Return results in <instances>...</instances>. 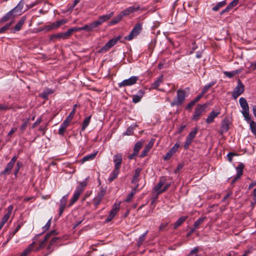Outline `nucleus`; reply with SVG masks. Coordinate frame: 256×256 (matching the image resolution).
I'll return each mask as SVG.
<instances>
[{
  "instance_id": "obj_1",
  "label": "nucleus",
  "mask_w": 256,
  "mask_h": 256,
  "mask_svg": "<svg viewBox=\"0 0 256 256\" xmlns=\"http://www.w3.org/2000/svg\"><path fill=\"white\" fill-rule=\"evenodd\" d=\"M186 92L185 90L180 88L176 91V96L170 102L172 106H182L186 98Z\"/></svg>"
},
{
  "instance_id": "obj_2",
  "label": "nucleus",
  "mask_w": 256,
  "mask_h": 256,
  "mask_svg": "<svg viewBox=\"0 0 256 256\" xmlns=\"http://www.w3.org/2000/svg\"><path fill=\"white\" fill-rule=\"evenodd\" d=\"M86 185L87 182H86V180L81 182L79 183L78 186L76 188L72 197L70 200V203L68 204V206H72L78 200L80 195L84 192V189Z\"/></svg>"
},
{
  "instance_id": "obj_3",
  "label": "nucleus",
  "mask_w": 256,
  "mask_h": 256,
  "mask_svg": "<svg viewBox=\"0 0 256 256\" xmlns=\"http://www.w3.org/2000/svg\"><path fill=\"white\" fill-rule=\"evenodd\" d=\"M122 37V36L120 34L117 37L112 38L99 50L98 52L102 53L108 51L109 49L116 45L119 41L120 42H124L122 41H121Z\"/></svg>"
},
{
  "instance_id": "obj_4",
  "label": "nucleus",
  "mask_w": 256,
  "mask_h": 256,
  "mask_svg": "<svg viewBox=\"0 0 256 256\" xmlns=\"http://www.w3.org/2000/svg\"><path fill=\"white\" fill-rule=\"evenodd\" d=\"M240 104L242 108L241 112L246 120H250V110L248 104L244 98H240L239 100Z\"/></svg>"
},
{
  "instance_id": "obj_5",
  "label": "nucleus",
  "mask_w": 256,
  "mask_h": 256,
  "mask_svg": "<svg viewBox=\"0 0 256 256\" xmlns=\"http://www.w3.org/2000/svg\"><path fill=\"white\" fill-rule=\"evenodd\" d=\"M142 30V24L140 23L137 24L130 31V34L124 37V40L130 41L134 37L138 36Z\"/></svg>"
},
{
  "instance_id": "obj_6",
  "label": "nucleus",
  "mask_w": 256,
  "mask_h": 256,
  "mask_svg": "<svg viewBox=\"0 0 256 256\" xmlns=\"http://www.w3.org/2000/svg\"><path fill=\"white\" fill-rule=\"evenodd\" d=\"M206 104H198L196 107L192 120L194 121H198L202 114L204 112L207 107Z\"/></svg>"
},
{
  "instance_id": "obj_7",
  "label": "nucleus",
  "mask_w": 256,
  "mask_h": 256,
  "mask_svg": "<svg viewBox=\"0 0 256 256\" xmlns=\"http://www.w3.org/2000/svg\"><path fill=\"white\" fill-rule=\"evenodd\" d=\"M18 156H14L6 164L4 169L0 173V176H6L10 174L12 170L14 168L15 163L17 160Z\"/></svg>"
},
{
  "instance_id": "obj_8",
  "label": "nucleus",
  "mask_w": 256,
  "mask_h": 256,
  "mask_svg": "<svg viewBox=\"0 0 256 256\" xmlns=\"http://www.w3.org/2000/svg\"><path fill=\"white\" fill-rule=\"evenodd\" d=\"M244 90V86L241 80L238 79V85L234 88L232 92V96L234 99H236L240 95H241Z\"/></svg>"
},
{
  "instance_id": "obj_9",
  "label": "nucleus",
  "mask_w": 256,
  "mask_h": 256,
  "mask_svg": "<svg viewBox=\"0 0 256 256\" xmlns=\"http://www.w3.org/2000/svg\"><path fill=\"white\" fill-rule=\"evenodd\" d=\"M56 234H57V232L56 230H52L50 232L48 233L45 236L44 239L42 241L40 242L39 246L36 248L35 250L38 252V251H39L40 250L44 248L45 247L46 242L48 240V239L52 236H54V235H56Z\"/></svg>"
},
{
  "instance_id": "obj_10",
  "label": "nucleus",
  "mask_w": 256,
  "mask_h": 256,
  "mask_svg": "<svg viewBox=\"0 0 256 256\" xmlns=\"http://www.w3.org/2000/svg\"><path fill=\"white\" fill-rule=\"evenodd\" d=\"M120 208V204H114L108 218L105 220V222H110L118 212Z\"/></svg>"
},
{
  "instance_id": "obj_11",
  "label": "nucleus",
  "mask_w": 256,
  "mask_h": 256,
  "mask_svg": "<svg viewBox=\"0 0 256 256\" xmlns=\"http://www.w3.org/2000/svg\"><path fill=\"white\" fill-rule=\"evenodd\" d=\"M138 80V77L137 76H132L128 79L122 80L121 82L118 84V86L122 88L126 86H130L134 84Z\"/></svg>"
},
{
  "instance_id": "obj_12",
  "label": "nucleus",
  "mask_w": 256,
  "mask_h": 256,
  "mask_svg": "<svg viewBox=\"0 0 256 256\" xmlns=\"http://www.w3.org/2000/svg\"><path fill=\"white\" fill-rule=\"evenodd\" d=\"M24 4V0H21L18 5L11 10L14 15L15 16H20L24 12L22 11Z\"/></svg>"
},
{
  "instance_id": "obj_13",
  "label": "nucleus",
  "mask_w": 256,
  "mask_h": 256,
  "mask_svg": "<svg viewBox=\"0 0 256 256\" xmlns=\"http://www.w3.org/2000/svg\"><path fill=\"white\" fill-rule=\"evenodd\" d=\"M180 146V144L176 142L174 144V146L170 148L164 156V160H170L172 156L178 150V148Z\"/></svg>"
},
{
  "instance_id": "obj_14",
  "label": "nucleus",
  "mask_w": 256,
  "mask_h": 256,
  "mask_svg": "<svg viewBox=\"0 0 256 256\" xmlns=\"http://www.w3.org/2000/svg\"><path fill=\"white\" fill-rule=\"evenodd\" d=\"M220 114L219 110H214L212 111L208 114V118L206 120V122L208 124H210L214 122V119Z\"/></svg>"
},
{
  "instance_id": "obj_15",
  "label": "nucleus",
  "mask_w": 256,
  "mask_h": 256,
  "mask_svg": "<svg viewBox=\"0 0 256 256\" xmlns=\"http://www.w3.org/2000/svg\"><path fill=\"white\" fill-rule=\"evenodd\" d=\"M244 168V165L242 163H239L238 166L236 168L237 172L236 176L232 180V184H234L236 182V181L241 177L243 174V169Z\"/></svg>"
},
{
  "instance_id": "obj_16",
  "label": "nucleus",
  "mask_w": 256,
  "mask_h": 256,
  "mask_svg": "<svg viewBox=\"0 0 256 256\" xmlns=\"http://www.w3.org/2000/svg\"><path fill=\"white\" fill-rule=\"evenodd\" d=\"M68 198V194H66L62 197L60 200V206H59V216H61L64 212V210L66 208L67 200Z\"/></svg>"
},
{
  "instance_id": "obj_17",
  "label": "nucleus",
  "mask_w": 256,
  "mask_h": 256,
  "mask_svg": "<svg viewBox=\"0 0 256 256\" xmlns=\"http://www.w3.org/2000/svg\"><path fill=\"white\" fill-rule=\"evenodd\" d=\"M140 8L139 6H130L125 10H123L121 12L122 15L124 16H128L132 13L136 12L139 10H140Z\"/></svg>"
},
{
  "instance_id": "obj_18",
  "label": "nucleus",
  "mask_w": 256,
  "mask_h": 256,
  "mask_svg": "<svg viewBox=\"0 0 256 256\" xmlns=\"http://www.w3.org/2000/svg\"><path fill=\"white\" fill-rule=\"evenodd\" d=\"M114 168L120 170L122 162V155L118 153L114 156Z\"/></svg>"
},
{
  "instance_id": "obj_19",
  "label": "nucleus",
  "mask_w": 256,
  "mask_h": 256,
  "mask_svg": "<svg viewBox=\"0 0 256 256\" xmlns=\"http://www.w3.org/2000/svg\"><path fill=\"white\" fill-rule=\"evenodd\" d=\"M154 142V139H151V140L148 142V143L145 146L144 150H142V153L140 154V157L143 158L146 156L150 151V148L152 147Z\"/></svg>"
},
{
  "instance_id": "obj_20",
  "label": "nucleus",
  "mask_w": 256,
  "mask_h": 256,
  "mask_svg": "<svg viewBox=\"0 0 256 256\" xmlns=\"http://www.w3.org/2000/svg\"><path fill=\"white\" fill-rule=\"evenodd\" d=\"M70 37V34H68V31L67 30L66 32H60L52 35L50 36V40H52L54 38L59 40H66L68 38Z\"/></svg>"
},
{
  "instance_id": "obj_21",
  "label": "nucleus",
  "mask_w": 256,
  "mask_h": 256,
  "mask_svg": "<svg viewBox=\"0 0 256 256\" xmlns=\"http://www.w3.org/2000/svg\"><path fill=\"white\" fill-rule=\"evenodd\" d=\"M114 12H110V14H106L104 15H102L99 17L98 20H96L97 22H98L99 25H101L103 22L107 21L112 16H113Z\"/></svg>"
},
{
  "instance_id": "obj_22",
  "label": "nucleus",
  "mask_w": 256,
  "mask_h": 256,
  "mask_svg": "<svg viewBox=\"0 0 256 256\" xmlns=\"http://www.w3.org/2000/svg\"><path fill=\"white\" fill-rule=\"evenodd\" d=\"M230 124V122L228 118H225L223 120L220 126L222 133L226 132L228 130Z\"/></svg>"
},
{
  "instance_id": "obj_23",
  "label": "nucleus",
  "mask_w": 256,
  "mask_h": 256,
  "mask_svg": "<svg viewBox=\"0 0 256 256\" xmlns=\"http://www.w3.org/2000/svg\"><path fill=\"white\" fill-rule=\"evenodd\" d=\"M144 94V90H140L136 94L132 95V102L135 104L140 102Z\"/></svg>"
},
{
  "instance_id": "obj_24",
  "label": "nucleus",
  "mask_w": 256,
  "mask_h": 256,
  "mask_svg": "<svg viewBox=\"0 0 256 256\" xmlns=\"http://www.w3.org/2000/svg\"><path fill=\"white\" fill-rule=\"evenodd\" d=\"M142 171V168H138L134 170V174L131 182L132 184H137L140 181V175Z\"/></svg>"
},
{
  "instance_id": "obj_25",
  "label": "nucleus",
  "mask_w": 256,
  "mask_h": 256,
  "mask_svg": "<svg viewBox=\"0 0 256 256\" xmlns=\"http://www.w3.org/2000/svg\"><path fill=\"white\" fill-rule=\"evenodd\" d=\"M15 18L12 11L11 10L7 12L4 16L0 20V22L3 23L10 19H13Z\"/></svg>"
},
{
  "instance_id": "obj_26",
  "label": "nucleus",
  "mask_w": 256,
  "mask_h": 256,
  "mask_svg": "<svg viewBox=\"0 0 256 256\" xmlns=\"http://www.w3.org/2000/svg\"><path fill=\"white\" fill-rule=\"evenodd\" d=\"M163 80V75L160 76L156 80L151 84L150 88L156 89L160 86Z\"/></svg>"
},
{
  "instance_id": "obj_27",
  "label": "nucleus",
  "mask_w": 256,
  "mask_h": 256,
  "mask_svg": "<svg viewBox=\"0 0 256 256\" xmlns=\"http://www.w3.org/2000/svg\"><path fill=\"white\" fill-rule=\"evenodd\" d=\"M60 240V238L58 237H54L50 241L48 245V246L46 248L48 250H49L48 254H50L53 251V249L52 248V246L55 244H56L58 243V240Z\"/></svg>"
},
{
  "instance_id": "obj_28",
  "label": "nucleus",
  "mask_w": 256,
  "mask_h": 256,
  "mask_svg": "<svg viewBox=\"0 0 256 256\" xmlns=\"http://www.w3.org/2000/svg\"><path fill=\"white\" fill-rule=\"evenodd\" d=\"M166 180L164 179L160 180L158 184L154 186L153 190L154 192H158V194H162V192H160L162 190V186L165 184Z\"/></svg>"
},
{
  "instance_id": "obj_29",
  "label": "nucleus",
  "mask_w": 256,
  "mask_h": 256,
  "mask_svg": "<svg viewBox=\"0 0 256 256\" xmlns=\"http://www.w3.org/2000/svg\"><path fill=\"white\" fill-rule=\"evenodd\" d=\"M35 245V242H32L28 247L25 249L20 256H27L32 250Z\"/></svg>"
},
{
  "instance_id": "obj_30",
  "label": "nucleus",
  "mask_w": 256,
  "mask_h": 256,
  "mask_svg": "<svg viewBox=\"0 0 256 256\" xmlns=\"http://www.w3.org/2000/svg\"><path fill=\"white\" fill-rule=\"evenodd\" d=\"M54 92V90L48 88H45L40 94V96L44 99H48L49 94Z\"/></svg>"
},
{
  "instance_id": "obj_31",
  "label": "nucleus",
  "mask_w": 256,
  "mask_h": 256,
  "mask_svg": "<svg viewBox=\"0 0 256 256\" xmlns=\"http://www.w3.org/2000/svg\"><path fill=\"white\" fill-rule=\"evenodd\" d=\"M120 172V170L114 168V170L110 173L108 178V180L110 182H112L114 181L117 177Z\"/></svg>"
},
{
  "instance_id": "obj_32",
  "label": "nucleus",
  "mask_w": 256,
  "mask_h": 256,
  "mask_svg": "<svg viewBox=\"0 0 256 256\" xmlns=\"http://www.w3.org/2000/svg\"><path fill=\"white\" fill-rule=\"evenodd\" d=\"M242 72V69H238L232 72H224V74L225 76L229 78H232L235 76L236 75Z\"/></svg>"
},
{
  "instance_id": "obj_33",
  "label": "nucleus",
  "mask_w": 256,
  "mask_h": 256,
  "mask_svg": "<svg viewBox=\"0 0 256 256\" xmlns=\"http://www.w3.org/2000/svg\"><path fill=\"white\" fill-rule=\"evenodd\" d=\"M26 20V16H22L19 22H18V24H16L14 28V32L19 31L22 28V27L24 24Z\"/></svg>"
},
{
  "instance_id": "obj_34",
  "label": "nucleus",
  "mask_w": 256,
  "mask_h": 256,
  "mask_svg": "<svg viewBox=\"0 0 256 256\" xmlns=\"http://www.w3.org/2000/svg\"><path fill=\"white\" fill-rule=\"evenodd\" d=\"M187 218V216H181L180 217L174 224V228L176 229L179 226H180Z\"/></svg>"
},
{
  "instance_id": "obj_35",
  "label": "nucleus",
  "mask_w": 256,
  "mask_h": 256,
  "mask_svg": "<svg viewBox=\"0 0 256 256\" xmlns=\"http://www.w3.org/2000/svg\"><path fill=\"white\" fill-rule=\"evenodd\" d=\"M250 124V129L252 134L256 135V122L253 120H251V118L250 116V120H246Z\"/></svg>"
},
{
  "instance_id": "obj_36",
  "label": "nucleus",
  "mask_w": 256,
  "mask_h": 256,
  "mask_svg": "<svg viewBox=\"0 0 256 256\" xmlns=\"http://www.w3.org/2000/svg\"><path fill=\"white\" fill-rule=\"evenodd\" d=\"M97 152L92 154H90L86 155L83 157L81 160L82 162L84 163L86 162V161L92 160H93L96 156L97 154Z\"/></svg>"
},
{
  "instance_id": "obj_37",
  "label": "nucleus",
  "mask_w": 256,
  "mask_h": 256,
  "mask_svg": "<svg viewBox=\"0 0 256 256\" xmlns=\"http://www.w3.org/2000/svg\"><path fill=\"white\" fill-rule=\"evenodd\" d=\"M124 16L122 15V13L120 12L119 14L117 15L116 17H114L112 20H111L110 22V25H114L119 22Z\"/></svg>"
},
{
  "instance_id": "obj_38",
  "label": "nucleus",
  "mask_w": 256,
  "mask_h": 256,
  "mask_svg": "<svg viewBox=\"0 0 256 256\" xmlns=\"http://www.w3.org/2000/svg\"><path fill=\"white\" fill-rule=\"evenodd\" d=\"M68 22L67 20L66 19H62L60 20H58L56 22H52L53 24V28H54V29H56L58 28H59L61 25L65 24Z\"/></svg>"
},
{
  "instance_id": "obj_39",
  "label": "nucleus",
  "mask_w": 256,
  "mask_h": 256,
  "mask_svg": "<svg viewBox=\"0 0 256 256\" xmlns=\"http://www.w3.org/2000/svg\"><path fill=\"white\" fill-rule=\"evenodd\" d=\"M226 0H224L220 2H218L212 8V10L216 12L219 10V9L225 5H226Z\"/></svg>"
},
{
  "instance_id": "obj_40",
  "label": "nucleus",
  "mask_w": 256,
  "mask_h": 256,
  "mask_svg": "<svg viewBox=\"0 0 256 256\" xmlns=\"http://www.w3.org/2000/svg\"><path fill=\"white\" fill-rule=\"evenodd\" d=\"M91 118L92 116H88L85 118L84 119L82 128V131L84 130L88 126Z\"/></svg>"
},
{
  "instance_id": "obj_41",
  "label": "nucleus",
  "mask_w": 256,
  "mask_h": 256,
  "mask_svg": "<svg viewBox=\"0 0 256 256\" xmlns=\"http://www.w3.org/2000/svg\"><path fill=\"white\" fill-rule=\"evenodd\" d=\"M137 125L135 124L134 126H130V127H128L126 132H124L123 133L124 136H130L132 135L134 133V130L135 127H136Z\"/></svg>"
},
{
  "instance_id": "obj_42",
  "label": "nucleus",
  "mask_w": 256,
  "mask_h": 256,
  "mask_svg": "<svg viewBox=\"0 0 256 256\" xmlns=\"http://www.w3.org/2000/svg\"><path fill=\"white\" fill-rule=\"evenodd\" d=\"M18 232V231L16 230L15 228L14 230H10L7 236L6 241L4 244H6Z\"/></svg>"
},
{
  "instance_id": "obj_43",
  "label": "nucleus",
  "mask_w": 256,
  "mask_h": 256,
  "mask_svg": "<svg viewBox=\"0 0 256 256\" xmlns=\"http://www.w3.org/2000/svg\"><path fill=\"white\" fill-rule=\"evenodd\" d=\"M106 188L101 187L100 192L98 193L96 198H99V200H102L104 194H106Z\"/></svg>"
},
{
  "instance_id": "obj_44",
  "label": "nucleus",
  "mask_w": 256,
  "mask_h": 256,
  "mask_svg": "<svg viewBox=\"0 0 256 256\" xmlns=\"http://www.w3.org/2000/svg\"><path fill=\"white\" fill-rule=\"evenodd\" d=\"M22 166V162L18 161L16 162V166L14 170V175L15 177L17 176L18 174V173L20 168Z\"/></svg>"
},
{
  "instance_id": "obj_45",
  "label": "nucleus",
  "mask_w": 256,
  "mask_h": 256,
  "mask_svg": "<svg viewBox=\"0 0 256 256\" xmlns=\"http://www.w3.org/2000/svg\"><path fill=\"white\" fill-rule=\"evenodd\" d=\"M198 132V128H194L193 129V130L188 134V136L186 138H188L189 139H190L192 140H193L194 139V138L196 137V134H197Z\"/></svg>"
},
{
  "instance_id": "obj_46",
  "label": "nucleus",
  "mask_w": 256,
  "mask_h": 256,
  "mask_svg": "<svg viewBox=\"0 0 256 256\" xmlns=\"http://www.w3.org/2000/svg\"><path fill=\"white\" fill-rule=\"evenodd\" d=\"M214 84L215 82H211L208 84L204 86L201 92L202 94H206L209 90L210 88Z\"/></svg>"
},
{
  "instance_id": "obj_47",
  "label": "nucleus",
  "mask_w": 256,
  "mask_h": 256,
  "mask_svg": "<svg viewBox=\"0 0 256 256\" xmlns=\"http://www.w3.org/2000/svg\"><path fill=\"white\" fill-rule=\"evenodd\" d=\"M160 194H158L155 192H154L152 194L151 204L153 205L154 207H155V206H156L155 202H156V200L158 199V196Z\"/></svg>"
},
{
  "instance_id": "obj_48",
  "label": "nucleus",
  "mask_w": 256,
  "mask_h": 256,
  "mask_svg": "<svg viewBox=\"0 0 256 256\" xmlns=\"http://www.w3.org/2000/svg\"><path fill=\"white\" fill-rule=\"evenodd\" d=\"M206 217L200 218L198 219L194 224L193 227L195 229H196L198 228L199 226L204 222Z\"/></svg>"
},
{
  "instance_id": "obj_49",
  "label": "nucleus",
  "mask_w": 256,
  "mask_h": 256,
  "mask_svg": "<svg viewBox=\"0 0 256 256\" xmlns=\"http://www.w3.org/2000/svg\"><path fill=\"white\" fill-rule=\"evenodd\" d=\"M82 30V27H73L68 30L70 36L73 32H78Z\"/></svg>"
},
{
  "instance_id": "obj_50",
  "label": "nucleus",
  "mask_w": 256,
  "mask_h": 256,
  "mask_svg": "<svg viewBox=\"0 0 256 256\" xmlns=\"http://www.w3.org/2000/svg\"><path fill=\"white\" fill-rule=\"evenodd\" d=\"M142 142H138L134 145V151L138 154L139 150L142 148Z\"/></svg>"
},
{
  "instance_id": "obj_51",
  "label": "nucleus",
  "mask_w": 256,
  "mask_h": 256,
  "mask_svg": "<svg viewBox=\"0 0 256 256\" xmlns=\"http://www.w3.org/2000/svg\"><path fill=\"white\" fill-rule=\"evenodd\" d=\"M80 2V0H74L72 2L68 4V10H72L76 6V4L78 2Z\"/></svg>"
},
{
  "instance_id": "obj_52",
  "label": "nucleus",
  "mask_w": 256,
  "mask_h": 256,
  "mask_svg": "<svg viewBox=\"0 0 256 256\" xmlns=\"http://www.w3.org/2000/svg\"><path fill=\"white\" fill-rule=\"evenodd\" d=\"M12 24V22H10L8 24H6L4 26H2L0 28V34L4 33L7 30H9L10 26Z\"/></svg>"
},
{
  "instance_id": "obj_53",
  "label": "nucleus",
  "mask_w": 256,
  "mask_h": 256,
  "mask_svg": "<svg viewBox=\"0 0 256 256\" xmlns=\"http://www.w3.org/2000/svg\"><path fill=\"white\" fill-rule=\"evenodd\" d=\"M76 104H74V106L72 111L70 112V113L69 114V115L67 116V118H68V119L71 120H72L73 119L74 116L75 114V113H76Z\"/></svg>"
},
{
  "instance_id": "obj_54",
  "label": "nucleus",
  "mask_w": 256,
  "mask_h": 256,
  "mask_svg": "<svg viewBox=\"0 0 256 256\" xmlns=\"http://www.w3.org/2000/svg\"><path fill=\"white\" fill-rule=\"evenodd\" d=\"M88 24H89L90 32H92L93 30V29L98 27L100 26L98 22L96 20Z\"/></svg>"
},
{
  "instance_id": "obj_55",
  "label": "nucleus",
  "mask_w": 256,
  "mask_h": 256,
  "mask_svg": "<svg viewBox=\"0 0 256 256\" xmlns=\"http://www.w3.org/2000/svg\"><path fill=\"white\" fill-rule=\"evenodd\" d=\"M71 121V120H69L68 119V118H66V119L61 124L60 126L66 129L67 127L70 125Z\"/></svg>"
},
{
  "instance_id": "obj_56",
  "label": "nucleus",
  "mask_w": 256,
  "mask_h": 256,
  "mask_svg": "<svg viewBox=\"0 0 256 256\" xmlns=\"http://www.w3.org/2000/svg\"><path fill=\"white\" fill-rule=\"evenodd\" d=\"M51 220H52V218H50L48 221V222H46V224H45V226H44L42 228V230H43V232L42 233L44 232H46V230H48L50 226V225H51Z\"/></svg>"
},
{
  "instance_id": "obj_57",
  "label": "nucleus",
  "mask_w": 256,
  "mask_h": 256,
  "mask_svg": "<svg viewBox=\"0 0 256 256\" xmlns=\"http://www.w3.org/2000/svg\"><path fill=\"white\" fill-rule=\"evenodd\" d=\"M135 194L134 191L132 192L131 191L130 193L129 194L128 196H126V198L124 200V202H130L134 196Z\"/></svg>"
},
{
  "instance_id": "obj_58",
  "label": "nucleus",
  "mask_w": 256,
  "mask_h": 256,
  "mask_svg": "<svg viewBox=\"0 0 256 256\" xmlns=\"http://www.w3.org/2000/svg\"><path fill=\"white\" fill-rule=\"evenodd\" d=\"M234 7L230 4V3L228 4V6L222 10L221 11L220 14L222 15L226 12H228L230 10L232 9Z\"/></svg>"
},
{
  "instance_id": "obj_59",
  "label": "nucleus",
  "mask_w": 256,
  "mask_h": 256,
  "mask_svg": "<svg viewBox=\"0 0 256 256\" xmlns=\"http://www.w3.org/2000/svg\"><path fill=\"white\" fill-rule=\"evenodd\" d=\"M198 251V248L196 247L190 252L188 256H199L196 254Z\"/></svg>"
},
{
  "instance_id": "obj_60",
  "label": "nucleus",
  "mask_w": 256,
  "mask_h": 256,
  "mask_svg": "<svg viewBox=\"0 0 256 256\" xmlns=\"http://www.w3.org/2000/svg\"><path fill=\"white\" fill-rule=\"evenodd\" d=\"M192 142V140L189 139L188 138H186V141L184 142V148L185 150H187L188 148Z\"/></svg>"
},
{
  "instance_id": "obj_61",
  "label": "nucleus",
  "mask_w": 256,
  "mask_h": 256,
  "mask_svg": "<svg viewBox=\"0 0 256 256\" xmlns=\"http://www.w3.org/2000/svg\"><path fill=\"white\" fill-rule=\"evenodd\" d=\"M10 214L6 213L2 218L1 222L5 224L9 219Z\"/></svg>"
},
{
  "instance_id": "obj_62",
  "label": "nucleus",
  "mask_w": 256,
  "mask_h": 256,
  "mask_svg": "<svg viewBox=\"0 0 256 256\" xmlns=\"http://www.w3.org/2000/svg\"><path fill=\"white\" fill-rule=\"evenodd\" d=\"M28 120H29V119H27L21 125V126L20 127V129L22 131V132H24V131L26 129V128L28 122Z\"/></svg>"
},
{
  "instance_id": "obj_63",
  "label": "nucleus",
  "mask_w": 256,
  "mask_h": 256,
  "mask_svg": "<svg viewBox=\"0 0 256 256\" xmlns=\"http://www.w3.org/2000/svg\"><path fill=\"white\" fill-rule=\"evenodd\" d=\"M238 154L236 153L230 152L227 154L228 160L231 162L232 160V158L234 156H237Z\"/></svg>"
},
{
  "instance_id": "obj_64",
  "label": "nucleus",
  "mask_w": 256,
  "mask_h": 256,
  "mask_svg": "<svg viewBox=\"0 0 256 256\" xmlns=\"http://www.w3.org/2000/svg\"><path fill=\"white\" fill-rule=\"evenodd\" d=\"M145 240V238L144 237V236H140L137 242V244L138 246H140L143 243L144 241Z\"/></svg>"
}]
</instances>
